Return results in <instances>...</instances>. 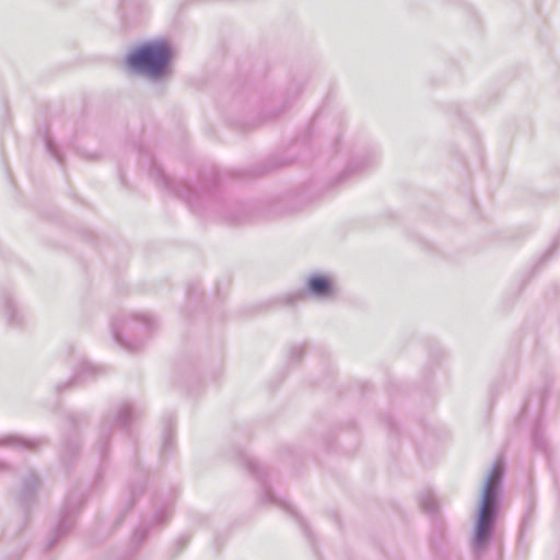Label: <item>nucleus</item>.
<instances>
[{"mask_svg": "<svg viewBox=\"0 0 560 560\" xmlns=\"http://www.w3.org/2000/svg\"><path fill=\"white\" fill-rule=\"evenodd\" d=\"M106 374V366L95 364L86 359H81L73 369L72 375L68 381L58 383L56 390L61 393L72 386L95 380L98 376Z\"/></svg>", "mask_w": 560, "mask_h": 560, "instance_id": "nucleus-9", "label": "nucleus"}, {"mask_svg": "<svg viewBox=\"0 0 560 560\" xmlns=\"http://www.w3.org/2000/svg\"><path fill=\"white\" fill-rule=\"evenodd\" d=\"M2 304L7 322L11 326H19L22 324L23 315L21 314L15 301L10 294L2 296Z\"/></svg>", "mask_w": 560, "mask_h": 560, "instance_id": "nucleus-17", "label": "nucleus"}, {"mask_svg": "<svg viewBox=\"0 0 560 560\" xmlns=\"http://www.w3.org/2000/svg\"><path fill=\"white\" fill-rule=\"evenodd\" d=\"M120 8L125 19L142 13L145 9V0H120Z\"/></svg>", "mask_w": 560, "mask_h": 560, "instance_id": "nucleus-19", "label": "nucleus"}, {"mask_svg": "<svg viewBox=\"0 0 560 560\" xmlns=\"http://www.w3.org/2000/svg\"><path fill=\"white\" fill-rule=\"evenodd\" d=\"M40 485V478L38 474L33 469H27L21 476V487L19 490L18 500L25 509H27L34 501Z\"/></svg>", "mask_w": 560, "mask_h": 560, "instance_id": "nucleus-10", "label": "nucleus"}, {"mask_svg": "<svg viewBox=\"0 0 560 560\" xmlns=\"http://www.w3.org/2000/svg\"><path fill=\"white\" fill-rule=\"evenodd\" d=\"M306 295L317 301H331L338 295V287L331 276L313 272L306 276L304 290L285 293L280 301L285 305H294L302 302Z\"/></svg>", "mask_w": 560, "mask_h": 560, "instance_id": "nucleus-6", "label": "nucleus"}, {"mask_svg": "<svg viewBox=\"0 0 560 560\" xmlns=\"http://www.w3.org/2000/svg\"><path fill=\"white\" fill-rule=\"evenodd\" d=\"M46 151L54 158L58 163L62 164V155L56 142L48 136L44 137Z\"/></svg>", "mask_w": 560, "mask_h": 560, "instance_id": "nucleus-22", "label": "nucleus"}, {"mask_svg": "<svg viewBox=\"0 0 560 560\" xmlns=\"http://www.w3.org/2000/svg\"><path fill=\"white\" fill-rule=\"evenodd\" d=\"M550 394H551V384L549 382H547L540 392L532 394L528 397V399L524 402V405L522 407L521 413L523 416L527 415L532 408V405H535L537 410L544 409L546 400Z\"/></svg>", "mask_w": 560, "mask_h": 560, "instance_id": "nucleus-16", "label": "nucleus"}, {"mask_svg": "<svg viewBox=\"0 0 560 560\" xmlns=\"http://www.w3.org/2000/svg\"><path fill=\"white\" fill-rule=\"evenodd\" d=\"M150 176L159 186L184 200L191 209L206 196L214 194L222 182L221 173L212 166L200 174V185L196 187L187 180L170 177L153 159L151 160Z\"/></svg>", "mask_w": 560, "mask_h": 560, "instance_id": "nucleus-3", "label": "nucleus"}, {"mask_svg": "<svg viewBox=\"0 0 560 560\" xmlns=\"http://www.w3.org/2000/svg\"><path fill=\"white\" fill-rule=\"evenodd\" d=\"M80 452V441L78 435H67L63 438L62 446L60 451V460L65 466L66 470H69L74 462L77 460Z\"/></svg>", "mask_w": 560, "mask_h": 560, "instance_id": "nucleus-13", "label": "nucleus"}, {"mask_svg": "<svg viewBox=\"0 0 560 560\" xmlns=\"http://www.w3.org/2000/svg\"><path fill=\"white\" fill-rule=\"evenodd\" d=\"M140 409L129 401L119 404L118 406L108 410L103 417L96 446L102 458L108 454L109 442L112 433L115 429H120L125 433H130L133 420L140 416Z\"/></svg>", "mask_w": 560, "mask_h": 560, "instance_id": "nucleus-5", "label": "nucleus"}, {"mask_svg": "<svg viewBox=\"0 0 560 560\" xmlns=\"http://www.w3.org/2000/svg\"><path fill=\"white\" fill-rule=\"evenodd\" d=\"M187 294L189 296L190 300H196L199 298L200 295V291H199V285L198 283H190L188 287H187Z\"/></svg>", "mask_w": 560, "mask_h": 560, "instance_id": "nucleus-26", "label": "nucleus"}, {"mask_svg": "<svg viewBox=\"0 0 560 560\" xmlns=\"http://www.w3.org/2000/svg\"><path fill=\"white\" fill-rule=\"evenodd\" d=\"M174 56V48L166 39L148 40L132 48L125 63L130 72L160 81L171 74Z\"/></svg>", "mask_w": 560, "mask_h": 560, "instance_id": "nucleus-2", "label": "nucleus"}, {"mask_svg": "<svg viewBox=\"0 0 560 560\" xmlns=\"http://www.w3.org/2000/svg\"><path fill=\"white\" fill-rule=\"evenodd\" d=\"M44 438H24L18 434H7L0 436V446L10 447L14 450H30L34 451L45 444Z\"/></svg>", "mask_w": 560, "mask_h": 560, "instance_id": "nucleus-12", "label": "nucleus"}, {"mask_svg": "<svg viewBox=\"0 0 560 560\" xmlns=\"http://www.w3.org/2000/svg\"><path fill=\"white\" fill-rule=\"evenodd\" d=\"M302 527H303V530L305 532V535H306L307 537H310V536H311V533L308 532V528H307L304 524H302Z\"/></svg>", "mask_w": 560, "mask_h": 560, "instance_id": "nucleus-28", "label": "nucleus"}, {"mask_svg": "<svg viewBox=\"0 0 560 560\" xmlns=\"http://www.w3.org/2000/svg\"><path fill=\"white\" fill-rule=\"evenodd\" d=\"M175 450V436L172 420L168 419L165 422L164 430L162 433V445H161V456L166 458L170 456Z\"/></svg>", "mask_w": 560, "mask_h": 560, "instance_id": "nucleus-18", "label": "nucleus"}, {"mask_svg": "<svg viewBox=\"0 0 560 560\" xmlns=\"http://www.w3.org/2000/svg\"><path fill=\"white\" fill-rule=\"evenodd\" d=\"M85 502L84 492L81 490L70 491L60 510L57 526L54 528L47 544L46 549H51L59 539L72 529L75 518Z\"/></svg>", "mask_w": 560, "mask_h": 560, "instance_id": "nucleus-7", "label": "nucleus"}, {"mask_svg": "<svg viewBox=\"0 0 560 560\" xmlns=\"http://www.w3.org/2000/svg\"><path fill=\"white\" fill-rule=\"evenodd\" d=\"M226 219H228L229 221H238V220H240V218H238V217H226Z\"/></svg>", "mask_w": 560, "mask_h": 560, "instance_id": "nucleus-29", "label": "nucleus"}, {"mask_svg": "<svg viewBox=\"0 0 560 560\" xmlns=\"http://www.w3.org/2000/svg\"><path fill=\"white\" fill-rule=\"evenodd\" d=\"M421 506L427 513L433 514L439 509L438 499L433 493L427 492L421 498Z\"/></svg>", "mask_w": 560, "mask_h": 560, "instance_id": "nucleus-20", "label": "nucleus"}, {"mask_svg": "<svg viewBox=\"0 0 560 560\" xmlns=\"http://www.w3.org/2000/svg\"><path fill=\"white\" fill-rule=\"evenodd\" d=\"M170 511L167 509H162L156 511L153 521L149 524L141 523L133 532L132 535V544L136 547H139L148 537L152 525H160L166 522L168 518Z\"/></svg>", "mask_w": 560, "mask_h": 560, "instance_id": "nucleus-14", "label": "nucleus"}, {"mask_svg": "<svg viewBox=\"0 0 560 560\" xmlns=\"http://www.w3.org/2000/svg\"><path fill=\"white\" fill-rule=\"evenodd\" d=\"M533 513H534V504L529 503L526 513L522 517L520 524V540L523 539L526 530L532 526L533 522Z\"/></svg>", "mask_w": 560, "mask_h": 560, "instance_id": "nucleus-21", "label": "nucleus"}, {"mask_svg": "<svg viewBox=\"0 0 560 560\" xmlns=\"http://www.w3.org/2000/svg\"><path fill=\"white\" fill-rule=\"evenodd\" d=\"M83 422H84V419L79 415H70L68 417V425L70 429L75 430Z\"/></svg>", "mask_w": 560, "mask_h": 560, "instance_id": "nucleus-25", "label": "nucleus"}, {"mask_svg": "<svg viewBox=\"0 0 560 560\" xmlns=\"http://www.w3.org/2000/svg\"><path fill=\"white\" fill-rule=\"evenodd\" d=\"M242 460L244 462V465L246 469L256 477V479L260 483L261 493L259 497V502L261 504H271L275 506H278L284 511H287L290 514H295L294 508L291 505L290 502H288L285 499L278 497L271 486L269 485L267 480V469L265 466H262L260 463H258L255 458L242 454Z\"/></svg>", "mask_w": 560, "mask_h": 560, "instance_id": "nucleus-8", "label": "nucleus"}, {"mask_svg": "<svg viewBox=\"0 0 560 560\" xmlns=\"http://www.w3.org/2000/svg\"><path fill=\"white\" fill-rule=\"evenodd\" d=\"M304 346L294 345L289 350V361L291 363H298L304 355Z\"/></svg>", "mask_w": 560, "mask_h": 560, "instance_id": "nucleus-24", "label": "nucleus"}, {"mask_svg": "<svg viewBox=\"0 0 560 560\" xmlns=\"http://www.w3.org/2000/svg\"><path fill=\"white\" fill-rule=\"evenodd\" d=\"M145 479H147V474L144 471L140 470L137 472L135 478L128 483L129 501H128L126 510H124L117 517V523L122 522L127 510H130L135 505L137 499L142 494V492L145 488Z\"/></svg>", "mask_w": 560, "mask_h": 560, "instance_id": "nucleus-15", "label": "nucleus"}, {"mask_svg": "<svg viewBox=\"0 0 560 560\" xmlns=\"http://www.w3.org/2000/svg\"><path fill=\"white\" fill-rule=\"evenodd\" d=\"M504 463L497 459L488 471L481 487L472 535L476 556L491 542L503 501Z\"/></svg>", "mask_w": 560, "mask_h": 560, "instance_id": "nucleus-1", "label": "nucleus"}, {"mask_svg": "<svg viewBox=\"0 0 560 560\" xmlns=\"http://www.w3.org/2000/svg\"><path fill=\"white\" fill-rule=\"evenodd\" d=\"M532 443L537 450L544 451L546 448V441L539 424H537L532 432Z\"/></svg>", "mask_w": 560, "mask_h": 560, "instance_id": "nucleus-23", "label": "nucleus"}, {"mask_svg": "<svg viewBox=\"0 0 560 560\" xmlns=\"http://www.w3.org/2000/svg\"><path fill=\"white\" fill-rule=\"evenodd\" d=\"M154 327L155 320L152 317L144 314H130L116 317L112 323V332L121 348L136 352L142 348Z\"/></svg>", "mask_w": 560, "mask_h": 560, "instance_id": "nucleus-4", "label": "nucleus"}, {"mask_svg": "<svg viewBox=\"0 0 560 560\" xmlns=\"http://www.w3.org/2000/svg\"><path fill=\"white\" fill-rule=\"evenodd\" d=\"M388 425L392 429H394V427H395V421L390 417L388 418Z\"/></svg>", "mask_w": 560, "mask_h": 560, "instance_id": "nucleus-27", "label": "nucleus"}, {"mask_svg": "<svg viewBox=\"0 0 560 560\" xmlns=\"http://www.w3.org/2000/svg\"><path fill=\"white\" fill-rule=\"evenodd\" d=\"M375 161L374 154H358L355 155L346 167L336 176L335 185H340L354 176L362 173L368 167L372 166Z\"/></svg>", "mask_w": 560, "mask_h": 560, "instance_id": "nucleus-11", "label": "nucleus"}, {"mask_svg": "<svg viewBox=\"0 0 560 560\" xmlns=\"http://www.w3.org/2000/svg\"><path fill=\"white\" fill-rule=\"evenodd\" d=\"M4 467V464H0V469Z\"/></svg>", "mask_w": 560, "mask_h": 560, "instance_id": "nucleus-30", "label": "nucleus"}]
</instances>
